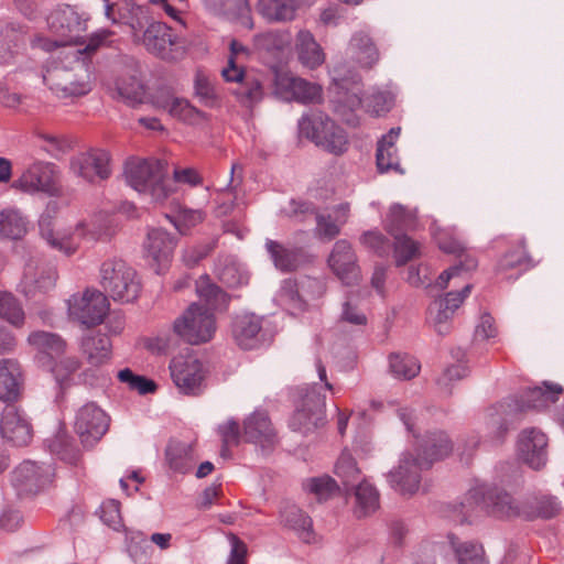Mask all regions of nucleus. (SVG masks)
I'll use <instances>...</instances> for the list:
<instances>
[{"label": "nucleus", "mask_w": 564, "mask_h": 564, "mask_svg": "<svg viewBox=\"0 0 564 564\" xmlns=\"http://www.w3.org/2000/svg\"><path fill=\"white\" fill-rule=\"evenodd\" d=\"M112 35V31L101 29L89 37L84 48L72 50L62 59L51 62L43 75L44 83L59 98L87 95L91 90L90 72L82 55L94 53Z\"/></svg>", "instance_id": "1"}, {"label": "nucleus", "mask_w": 564, "mask_h": 564, "mask_svg": "<svg viewBox=\"0 0 564 564\" xmlns=\"http://www.w3.org/2000/svg\"><path fill=\"white\" fill-rule=\"evenodd\" d=\"M199 302L193 303L173 323V332L191 345L209 341L216 333L215 312L228 305V297L207 275L196 281Z\"/></svg>", "instance_id": "2"}, {"label": "nucleus", "mask_w": 564, "mask_h": 564, "mask_svg": "<svg viewBox=\"0 0 564 564\" xmlns=\"http://www.w3.org/2000/svg\"><path fill=\"white\" fill-rule=\"evenodd\" d=\"M422 455L405 452L399 464L388 474V481L401 495L412 496L420 489L421 473L447 457L454 448L453 442L443 431L429 432L420 444Z\"/></svg>", "instance_id": "3"}, {"label": "nucleus", "mask_w": 564, "mask_h": 564, "mask_svg": "<svg viewBox=\"0 0 564 564\" xmlns=\"http://www.w3.org/2000/svg\"><path fill=\"white\" fill-rule=\"evenodd\" d=\"M40 236L46 245L66 257L74 256L80 241H98L106 236L107 227L101 218L91 217L78 221L73 228L57 229L50 216H42L39 221Z\"/></svg>", "instance_id": "4"}, {"label": "nucleus", "mask_w": 564, "mask_h": 564, "mask_svg": "<svg viewBox=\"0 0 564 564\" xmlns=\"http://www.w3.org/2000/svg\"><path fill=\"white\" fill-rule=\"evenodd\" d=\"M124 177L134 191L148 195L152 200L161 202L171 193L163 164L159 160L129 159L124 165Z\"/></svg>", "instance_id": "5"}, {"label": "nucleus", "mask_w": 564, "mask_h": 564, "mask_svg": "<svg viewBox=\"0 0 564 564\" xmlns=\"http://www.w3.org/2000/svg\"><path fill=\"white\" fill-rule=\"evenodd\" d=\"M47 25L54 34L62 39L52 41L43 35H35L31 40V45L51 52L57 46L67 45L76 40L79 33L86 29V19L75 8L64 4L50 13Z\"/></svg>", "instance_id": "6"}, {"label": "nucleus", "mask_w": 564, "mask_h": 564, "mask_svg": "<svg viewBox=\"0 0 564 564\" xmlns=\"http://www.w3.org/2000/svg\"><path fill=\"white\" fill-rule=\"evenodd\" d=\"M100 284L115 301L132 302L141 284L133 268L121 259H109L100 267Z\"/></svg>", "instance_id": "7"}, {"label": "nucleus", "mask_w": 564, "mask_h": 564, "mask_svg": "<svg viewBox=\"0 0 564 564\" xmlns=\"http://www.w3.org/2000/svg\"><path fill=\"white\" fill-rule=\"evenodd\" d=\"M299 127L301 134L330 153L338 155L347 150L348 138L345 130L326 116L303 117Z\"/></svg>", "instance_id": "8"}, {"label": "nucleus", "mask_w": 564, "mask_h": 564, "mask_svg": "<svg viewBox=\"0 0 564 564\" xmlns=\"http://www.w3.org/2000/svg\"><path fill=\"white\" fill-rule=\"evenodd\" d=\"M61 172L56 164L36 160L29 164L12 187L28 194L54 196L59 191Z\"/></svg>", "instance_id": "9"}, {"label": "nucleus", "mask_w": 564, "mask_h": 564, "mask_svg": "<svg viewBox=\"0 0 564 564\" xmlns=\"http://www.w3.org/2000/svg\"><path fill=\"white\" fill-rule=\"evenodd\" d=\"M172 381L182 394L197 397L206 388V369L194 355H178L170 362Z\"/></svg>", "instance_id": "10"}, {"label": "nucleus", "mask_w": 564, "mask_h": 564, "mask_svg": "<svg viewBox=\"0 0 564 564\" xmlns=\"http://www.w3.org/2000/svg\"><path fill=\"white\" fill-rule=\"evenodd\" d=\"M67 305L69 317L87 327L101 324L109 311L107 296L98 290L87 289L82 294H74Z\"/></svg>", "instance_id": "11"}, {"label": "nucleus", "mask_w": 564, "mask_h": 564, "mask_svg": "<svg viewBox=\"0 0 564 564\" xmlns=\"http://www.w3.org/2000/svg\"><path fill=\"white\" fill-rule=\"evenodd\" d=\"M105 17L112 24L128 28L132 41L153 19L151 8L148 4H139L131 0H118L116 2L105 0Z\"/></svg>", "instance_id": "12"}, {"label": "nucleus", "mask_w": 564, "mask_h": 564, "mask_svg": "<svg viewBox=\"0 0 564 564\" xmlns=\"http://www.w3.org/2000/svg\"><path fill=\"white\" fill-rule=\"evenodd\" d=\"M108 426V415L94 402L84 404L76 412L74 429L84 446L99 442Z\"/></svg>", "instance_id": "13"}, {"label": "nucleus", "mask_w": 564, "mask_h": 564, "mask_svg": "<svg viewBox=\"0 0 564 564\" xmlns=\"http://www.w3.org/2000/svg\"><path fill=\"white\" fill-rule=\"evenodd\" d=\"M325 422V397L314 388L306 392L290 421L293 431L308 433Z\"/></svg>", "instance_id": "14"}, {"label": "nucleus", "mask_w": 564, "mask_h": 564, "mask_svg": "<svg viewBox=\"0 0 564 564\" xmlns=\"http://www.w3.org/2000/svg\"><path fill=\"white\" fill-rule=\"evenodd\" d=\"M133 42L143 45L148 52L163 59H173L175 57L173 52L176 45V36L165 23L154 19L149 22L140 34L138 33Z\"/></svg>", "instance_id": "15"}, {"label": "nucleus", "mask_w": 564, "mask_h": 564, "mask_svg": "<svg viewBox=\"0 0 564 564\" xmlns=\"http://www.w3.org/2000/svg\"><path fill=\"white\" fill-rule=\"evenodd\" d=\"M53 477L50 465H39L33 460H24L11 474V482L19 495L36 494Z\"/></svg>", "instance_id": "16"}, {"label": "nucleus", "mask_w": 564, "mask_h": 564, "mask_svg": "<svg viewBox=\"0 0 564 564\" xmlns=\"http://www.w3.org/2000/svg\"><path fill=\"white\" fill-rule=\"evenodd\" d=\"M471 284H465L460 292H448L444 297L435 300L429 307V319L440 335L451 330V323L455 311L470 294Z\"/></svg>", "instance_id": "17"}, {"label": "nucleus", "mask_w": 564, "mask_h": 564, "mask_svg": "<svg viewBox=\"0 0 564 564\" xmlns=\"http://www.w3.org/2000/svg\"><path fill=\"white\" fill-rule=\"evenodd\" d=\"M57 276L55 268L30 261L24 267L20 290L26 297L35 299L52 291Z\"/></svg>", "instance_id": "18"}, {"label": "nucleus", "mask_w": 564, "mask_h": 564, "mask_svg": "<svg viewBox=\"0 0 564 564\" xmlns=\"http://www.w3.org/2000/svg\"><path fill=\"white\" fill-rule=\"evenodd\" d=\"M176 239L163 229H152L148 232L144 249L153 270L160 274L171 263Z\"/></svg>", "instance_id": "19"}, {"label": "nucleus", "mask_w": 564, "mask_h": 564, "mask_svg": "<svg viewBox=\"0 0 564 564\" xmlns=\"http://www.w3.org/2000/svg\"><path fill=\"white\" fill-rule=\"evenodd\" d=\"M275 91L284 99L315 102L321 98V86L296 77L291 73H276Z\"/></svg>", "instance_id": "20"}, {"label": "nucleus", "mask_w": 564, "mask_h": 564, "mask_svg": "<svg viewBox=\"0 0 564 564\" xmlns=\"http://www.w3.org/2000/svg\"><path fill=\"white\" fill-rule=\"evenodd\" d=\"M72 172L87 182L106 180L111 174L110 155L102 150L80 153L70 161Z\"/></svg>", "instance_id": "21"}, {"label": "nucleus", "mask_w": 564, "mask_h": 564, "mask_svg": "<svg viewBox=\"0 0 564 564\" xmlns=\"http://www.w3.org/2000/svg\"><path fill=\"white\" fill-rule=\"evenodd\" d=\"M328 264L345 285H355L360 280L356 254L347 240H338L328 258Z\"/></svg>", "instance_id": "22"}, {"label": "nucleus", "mask_w": 564, "mask_h": 564, "mask_svg": "<svg viewBox=\"0 0 564 564\" xmlns=\"http://www.w3.org/2000/svg\"><path fill=\"white\" fill-rule=\"evenodd\" d=\"M3 440L17 446L28 445L32 438V427L24 413L14 404H7L0 420Z\"/></svg>", "instance_id": "23"}, {"label": "nucleus", "mask_w": 564, "mask_h": 564, "mask_svg": "<svg viewBox=\"0 0 564 564\" xmlns=\"http://www.w3.org/2000/svg\"><path fill=\"white\" fill-rule=\"evenodd\" d=\"M547 440L545 434L535 427L525 429L518 440V452L521 458L534 469L544 464Z\"/></svg>", "instance_id": "24"}, {"label": "nucleus", "mask_w": 564, "mask_h": 564, "mask_svg": "<svg viewBox=\"0 0 564 564\" xmlns=\"http://www.w3.org/2000/svg\"><path fill=\"white\" fill-rule=\"evenodd\" d=\"M243 436L247 442L271 448L276 442V434L269 416L264 412H254L243 423Z\"/></svg>", "instance_id": "25"}, {"label": "nucleus", "mask_w": 564, "mask_h": 564, "mask_svg": "<svg viewBox=\"0 0 564 564\" xmlns=\"http://www.w3.org/2000/svg\"><path fill=\"white\" fill-rule=\"evenodd\" d=\"M261 329V317L254 314H243L236 317L232 325V336L242 349H253L260 343L259 334Z\"/></svg>", "instance_id": "26"}, {"label": "nucleus", "mask_w": 564, "mask_h": 564, "mask_svg": "<svg viewBox=\"0 0 564 564\" xmlns=\"http://www.w3.org/2000/svg\"><path fill=\"white\" fill-rule=\"evenodd\" d=\"M26 31L21 26L8 24L0 30V65H9L25 47Z\"/></svg>", "instance_id": "27"}, {"label": "nucleus", "mask_w": 564, "mask_h": 564, "mask_svg": "<svg viewBox=\"0 0 564 564\" xmlns=\"http://www.w3.org/2000/svg\"><path fill=\"white\" fill-rule=\"evenodd\" d=\"M440 248L447 253H458L459 254V263L445 270L436 280V285L440 289H445L448 286L451 280L463 276L469 271L476 269L477 261L475 258L469 254L463 252L462 247L456 241H451L449 243L440 242Z\"/></svg>", "instance_id": "28"}, {"label": "nucleus", "mask_w": 564, "mask_h": 564, "mask_svg": "<svg viewBox=\"0 0 564 564\" xmlns=\"http://www.w3.org/2000/svg\"><path fill=\"white\" fill-rule=\"evenodd\" d=\"M347 53L362 68L372 67L379 59L377 46L365 32H357L352 35Z\"/></svg>", "instance_id": "29"}, {"label": "nucleus", "mask_w": 564, "mask_h": 564, "mask_svg": "<svg viewBox=\"0 0 564 564\" xmlns=\"http://www.w3.org/2000/svg\"><path fill=\"white\" fill-rule=\"evenodd\" d=\"M300 7L299 0H259L258 13L269 23L292 21Z\"/></svg>", "instance_id": "30"}, {"label": "nucleus", "mask_w": 564, "mask_h": 564, "mask_svg": "<svg viewBox=\"0 0 564 564\" xmlns=\"http://www.w3.org/2000/svg\"><path fill=\"white\" fill-rule=\"evenodd\" d=\"M21 366L14 359L0 360V399L13 401L18 398L21 383Z\"/></svg>", "instance_id": "31"}, {"label": "nucleus", "mask_w": 564, "mask_h": 564, "mask_svg": "<svg viewBox=\"0 0 564 564\" xmlns=\"http://www.w3.org/2000/svg\"><path fill=\"white\" fill-rule=\"evenodd\" d=\"M28 343L39 352L41 359L59 357L67 348L66 341L59 335L44 330L32 332Z\"/></svg>", "instance_id": "32"}, {"label": "nucleus", "mask_w": 564, "mask_h": 564, "mask_svg": "<svg viewBox=\"0 0 564 564\" xmlns=\"http://www.w3.org/2000/svg\"><path fill=\"white\" fill-rule=\"evenodd\" d=\"M399 134L400 128H392L378 142L376 159L380 172L395 171L402 173L394 145Z\"/></svg>", "instance_id": "33"}, {"label": "nucleus", "mask_w": 564, "mask_h": 564, "mask_svg": "<svg viewBox=\"0 0 564 564\" xmlns=\"http://www.w3.org/2000/svg\"><path fill=\"white\" fill-rule=\"evenodd\" d=\"M156 107L166 110L170 116L186 123H198L204 119V113L192 106L186 99L178 97H164L155 100Z\"/></svg>", "instance_id": "34"}, {"label": "nucleus", "mask_w": 564, "mask_h": 564, "mask_svg": "<svg viewBox=\"0 0 564 564\" xmlns=\"http://www.w3.org/2000/svg\"><path fill=\"white\" fill-rule=\"evenodd\" d=\"M82 351L88 364L94 367L102 366L111 357V341L102 334H91L83 338Z\"/></svg>", "instance_id": "35"}, {"label": "nucleus", "mask_w": 564, "mask_h": 564, "mask_svg": "<svg viewBox=\"0 0 564 564\" xmlns=\"http://www.w3.org/2000/svg\"><path fill=\"white\" fill-rule=\"evenodd\" d=\"M296 51L300 62L315 69L325 62V54L310 31L302 30L296 36Z\"/></svg>", "instance_id": "36"}, {"label": "nucleus", "mask_w": 564, "mask_h": 564, "mask_svg": "<svg viewBox=\"0 0 564 564\" xmlns=\"http://www.w3.org/2000/svg\"><path fill=\"white\" fill-rule=\"evenodd\" d=\"M384 228L390 235L413 230L416 226V212L401 204H393L384 218Z\"/></svg>", "instance_id": "37"}, {"label": "nucleus", "mask_w": 564, "mask_h": 564, "mask_svg": "<svg viewBox=\"0 0 564 564\" xmlns=\"http://www.w3.org/2000/svg\"><path fill=\"white\" fill-rule=\"evenodd\" d=\"M292 34L288 30H270L253 37L254 47L260 52L278 56L291 46Z\"/></svg>", "instance_id": "38"}, {"label": "nucleus", "mask_w": 564, "mask_h": 564, "mask_svg": "<svg viewBox=\"0 0 564 564\" xmlns=\"http://www.w3.org/2000/svg\"><path fill=\"white\" fill-rule=\"evenodd\" d=\"M281 522L294 530L304 542L312 541V520L294 505H288L281 511Z\"/></svg>", "instance_id": "39"}, {"label": "nucleus", "mask_w": 564, "mask_h": 564, "mask_svg": "<svg viewBox=\"0 0 564 564\" xmlns=\"http://www.w3.org/2000/svg\"><path fill=\"white\" fill-rule=\"evenodd\" d=\"M347 104L352 110L364 107L367 112L380 116L391 109L392 97L387 91H373L365 98H360L358 95L350 96Z\"/></svg>", "instance_id": "40"}, {"label": "nucleus", "mask_w": 564, "mask_h": 564, "mask_svg": "<svg viewBox=\"0 0 564 564\" xmlns=\"http://www.w3.org/2000/svg\"><path fill=\"white\" fill-rule=\"evenodd\" d=\"M265 248L278 270L290 272L297 268L300 263V251L297 249L286 248L271 239L267 240Z\"/></svg>", "instance_id": "41"}, {"label": "nucleus", "mask_w": 564, "mask_h": 564, "mask_svg": "<svg viewBox=\"0 0 564 564\" xmlns=\"http://www.w3.org/2000/svg\"><path fill=\"white\" fill-rule=\"evenodd\" d=\"M352 488L355 489V513L357 517H367L379 508V492L371 484L361 481Z\"/></svg>", "instance_id": "42"}, {"label": "nucleus", "mask_w": 564, "mask_h": 564, "mask_svg": "<svg viewBox=\"0 0 564 564\" xmlns=\"http://www.w3.org/2000/svg\"><path fill=\"white\" fill-rule=\"evenodd\" d=\"M166 456L171 468L182 474L192 470L197 460L194 447L182 443L170 445Z\"/></svg>", "instance_id": "43"}, {"label": "nucleus", "mask_w": 564, "mask_h": 564, "mask_svg": "<svg viewBox=\"0 0 564 564\" xmlns=\"http://www.w3.org/2000/svg\"><path fill=\"white\" fill-rule=\"evenodd\" d=\"M28 231L25 217L17 209L0 212V236L10 239H20Z\"/></svg>", "instance_id": "44"}, {"label": "nucleus", "mask_w": 564, "mask_h": 564, "mask_svg": "<svg viewBox=\"0 0 564 564\" xmlns=\"http://www.w3.org/2000/svg\"><path fill=\"white\" fill-rule=\"evenodd\" d=\"M563 388L556 383L543 382L541 386L529 388L525 392L527 399L536 409L547 408L550 404L555 403L561 394Z\"/></svg>", "instance_id": "45"}, {"label": "nucleus", "mask_w": 564, "mask_h": 564, "mask_svg": "<svg viewBox=\"0 0 564 564\" xmlns=\"http://www.w3.org/2000/svg\"><path fill=\"white\" fill-rule=\"evenodd\" d=\"M451 545L455 552L458 564H486L484 549L480 544L474 542H464L457 544L454 536H449Z\"/></svg>", "instance_id": "46"}, {"label": "nucleus", "mask_w": 564, "mask_h": 564, "mask_svg": "<svg viewBox=\"0 0 564 564\" xmlns=\"http://www.w3.org/2000/svg\"><path fill=\"white\" fill-rule=\"evenodd\" d=\"M389 365L391 372L397 378L405 380L414 378L421 369L414 357L401 354H392L389 358Z\"/></svg>", "instance_id": "47"}, {"label": "nucleus", "mask_w": 564, "mask_h": 564, "mask_svg": "<svg viewBox=\"0 0 564 564\" xmlns=\"http://www.w3.org/2000/svg\"><path fill=\"white\" fill-rule=\"evenodd\" d=\"M79 367L80 361L77 357H66L54 365L52 372L62 389H66L73 384L75 373L78 371Z\"/></svg>", "instance_id": "48"}, {"label": "nucleus", "mask_w": 564, "mask_h": 564, "mask_svg": "<svg viewBox=\"0 0 564 564\" xmlns=\"http://www.w3.org/2000/svg\"><path fill=\"white\" fill-rule=\"evenodd\" d=\"M336 475L343 480L345 487H355L359 480V469L350 453L343 452L339 456L336 466Z\"/></svg>", "instance_id": "49"}, {"label": "nucleus", "mask_w": 564, "mask_h": 564, "mask_svg": "<svg viewBox=\"0 0 564 564\" xmlns=\"http://www.w3.org/2000/svg\"><path fill=\"white\" fill-rule=\"evenodd\" d=\"M167 217L180 234L186 235L205 219V214L200 209L180 208L174 216Z\"/></svg>", "instance_id": "50"}, {"label": "nucleus", "mask_w": 564, "mask_h": 564, "mask_svg": "<svg viewBox=\"0 0 564 564\" xmlns=\"http://www.w3.org/2000/svg\"><path fill=\"white\" fill-rule=\"evenodd\" d=\"M35 137L41 142L42 150L53 158H58L69 149V142L59 134L37 130Z\"/></svg>", "instance_id": "51"}, {"label": "nucleus", "mask_w": 564, "mask_h": 564, "mask_svg": "<svg viewBox=\"0 0 564 564\" xmlns=\"http://www.w3.org/2000/svg\"><path fill=\"white\" fill-rule=\"evenodd\" d=\"M48 447L52 453L58 455L61 459L69 464H76L79 458L78 451L73 446L66 432L59 431L53 440L50 441Z\"/></svg>", "instance_id": "52"}, {"label": "nucleus", "mask_w": 564, "mask_h": 564, "mask_svg": "<svg viewBox=\"0 0 564 564\" xmlns=\"http://www.w3.org/2000/svg\"><path fill=\"white\" fill-rule=\"evenodd\" d=\"M0 316L17 327L24 322V312L18 300L10 293H0Z\"/></svg>", "instance_id": "53"}, {"label": "nucleus", "mask_w": 564, "mask_h": 564, "mask_svg": "<svg viewBox=\"0 0 564 564\" xmlns=\"http://www.w3.org/2000/svg\"><path fill=\"white\" fill-rule=\"evenodd\" d=\"M397 265H404L419 254V245L404 234L393 235Z\"/></svg>", "instance_id": "54"}, {"label": "nucleus", "mask_w": 564, "mask_h": 564, "mask_svg": "<svg viewBox=\"0 0 564 564\" xmlns=\"http://www.w3.org/2000/svg\"><path fill=\"white\" fill-rule=\"evenodd\" d=\"M235 95L241 104L252 107L262 99V86L253 77H247L235 90Z\"/></svg>", "instance_id": "55"}, {"label": "nucleus", "mask_w": 564, "mask_h": 564, "mask_svg": "<svg viewBox=\"0 0 564 564\" xmlns=\"http://www.w3.org/2000/svg\"><path fill=\"white\" fill-rule=\"evenodd\" d=\"M520 505L507 491L496 495V519L509 520L520 516Z\"/></svg>", "instance_id": "56"}, {"label": "nucleus", "mask_w": 564, "mask_h": 564, "mask_svg": "<svg viewBox=\"0 0 564 564\" xmlns=\"http://www.w3.org/2000/svg\"><path fill=\"white\" fill-rule=\"evenodd\" d=\"M220 1L223 2L224 6L219 9H215L216 13L225 15L229 19H234L237 17H243L246 14L247 17H246V21L243 22V24L249 29L253 28L252 19L248 15L249 7H248L247 0H220Z\"/></svg>", "instance_id": "57"}, {"label": "nucleus", "mask_w": 564, "mask_h": 564, "mask_svg": "<svg viewBox=\"0 0 564 564\" xmlns=\"http://www.w3.org/2000/svg\"><path fill=\"white\" fill-rule=\"evenodd\" d=\"M502 263L507 268L528 269L532 265V260L528 256L522 243L512 245L502 256Z\"/></svg>", "instance_id": "58"}, {"label": "nucleus", "mask_w": 564, "mask_h": 564, "mask_svg": "<svg viewBox=\"0 0 564 564\" xmlns=\"http://www.w3.org/2000/svg\"><path fill=\"white\" fill-rule=\"evenodd\" d=\"M100 519L105 524L116 531L123 528L120 502L113 499L105 501L100 507Z\"/></svg>", "instance_id": "59"}, {"label": "nucleus", "mask_w": 564, "mask_h": 564, "mask_svg": "<svg viewBox=\"0 0 564 564\" xmlns=\"http://www.w3.org/2000/svg\"><path fill=\"white\" fill-rule=\"evenodd\" d=\"M560 507L554 498L542 496L535 499L531 518L551 519L557 516Z\"/></svg>", "instance_id": "60"}, {"label": "nucleus", "mask_w": 564, "mask_h": 564, "mask_svg": "<svg viewBox=\"0 0 564 564\" xmlns=\"http://www.w3.org/2000/svg\"><path fill=\"white\" fill-rule=\"evenodd\" d=\"M361 243L372 249L376 253L383 257L389 253L390 243L380 231L371 230L361 236Z\"/></svg>", "instance_id": "61"}, {"label": "nucleus", "mask_w": 564, "mask_h": 564, "mask_svg": "<svg viewBox=\"0 0 564 564\" xmlns=\"http://www.w3.org/2000/svg\"><path fill=\"white\" fill-rule=\"evenodd\" d=\"M223 440L221 456H229V446L237 445L239 441V425L235 421H228L219 427Z\"/></svg>", "instance_id": "62"}, {"label": "nucleus", "mask_w": 564, "mask_h": 564, "mask_svg": "<svg viewBox=\"0 0 564 564\" xmlns=\"http://www.w3.org/2000/svg\"><path fill=\"white\" fill-rule=\"evenodd\" d=\"M195 91L200 101L206 106H213L216 101V91L210 80L197 74L195 79Z\"/></svg>", "instance_id": "63"}, {"label": "nucleus", "mask_w": 564, "mask_h": 564, "mask_svg": "<svg viewBox=\"0 0 564 564\" xmlns=\"http://www.w3.org/2000/svg\"><path fill=\"white\" fill-rule=\"evenodd\" d=\"M210 245L188 246L183 250L182 259L187 267L196 265L202 259L207 257L212 251Z\"/></svg>", "instance_id": "64"}]
</instances>
